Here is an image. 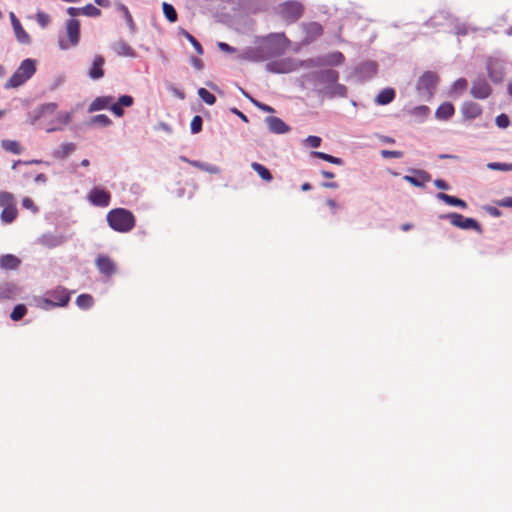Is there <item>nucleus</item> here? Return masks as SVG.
<instances>
[{"mask_svg":"<svg viewBox=\"0 0 512 512\" xmlns=\"http://www.w3.org/2000/svg\"><path fill=\"white\" fill-rule=\"evenodd\" d=\"M58 105L54 102L39 106L31 115V123L44 128L47 132L61 130L63 125L70 122L71 116L67 112H57Z\"/></svg>","mask_w":512,"mask_h":512,"instance_id":"1","label":"nucleus"},{"mask_svg":"<svg viewBox=\"0 0 512 512\" xmlns=\"http://www.w3.org/2000/svg\"><path fill=\"white\" fill-rule=\"evenodd\" d=\"M414 176L405 175L403 179L415 187L423 188L431 180V175L424 170H412Z\"/></svg>","mask_w":512,"mask_h":512,"instance_id":"15","label":"nucleus"},{"mask_svg":"<svg viewBox=\"0 0 512 512\" xmlns=\"http://www.w3.org/2000/svg\"><path fill=\"white\" fill-rule=\"evenodd\" d=\"M488 74L490 79L495 83H500L504 79V73L501 69H496L493 66H488Z\"/></svg>","mask_w":512,"mask_h":512,"instance_id":"41","label":"nucleus"},{"mask_svg":"<svg viewBox=\"0 0 512 512\" xmlns=\"http://www.w3.org/2000/svg\"><path fill=\"white\" fill-rule=\"evenodd\" d=\"M461 112L464 118L472 120L481 115L482 108L478 103L466 101L461 107Z\"/></svg>","mask_w":512,"mask_h":512,"instance_id":"18","label":"nucleus"},{"mask_svg":"<svg viewBox=\"0 0 512 512\" xmlns=\"http://www.w3.org/2000/svg\"><path fill=\"white\" fill-rule=\"evenodd\" d=\"M155 130H163L169 134L172 133V128L165 122H160L157 126H155Z\"/></svg>","mask_w":512,"mask_h":512,"instance_id":"58","label":"nucleus"},{"mask_svg":"<svg viewBox=\"0 0 512 512\" xmlns=\"http://www.w3.org/2000/svg\"><path fill=\"white\" fill-rule=\"evenodd\" d=\"M71 299V293L63 286L49 290L40 300L39 306L43 309L54 307H66Z\"/></svg>","mask_w":512,"mask_h":512,"instance_id":"6","label":"nucleus"},{"mask_svg":"<svg viewBox=\"0 0 512 512\" xmlns=\"http://www.w3.org/2000/svg\"><path fill=\"white\" fill-rule=\"evenodd\" d=\"M231 112L234 113L235 115H237L242 121H244L246 123L248 122L247 116L244 113H242L241 111H239L237 108H232Z\"/></svg>","mask_w":512,"mask_h":512,"instance_id":"61","label":"nucleus"},{"mask_svg":"<svg viewBox=\"0 0 512 512\" xmlns=\"http://www.w3.org/2000/svg\"><path fill=\"white\" fill-rule=\"evenodd\" d=\"M306 144L312 148H317L321 144V138L319 136H308L305 140Z\"/></svg>","mask_w":512,"mask_h":512,"instance_id":"54","label":"nucleus"},{"mask_svg":"<svg viewBox=\"0 0 512 512\" xmlns=\"http://www.w3.org/2000/svg\"><path fill=\"white\" fill-rule=\"evenodd\" d=\"M471 95L477 99H486L490 96L492 89L484 78H477L473 81Z\"/></svg>","mask_w":512,"mask_h":512,"instance_id":"13","label":"nucleus"},{"mask_svg":"<svg viewBox=\"0 0 512 512\" xmlns=\"http://www.w3.org/2000/svg\"><path fill=\"white\" fill-rule=\"evenodd\" d=\"M434 185L441 190H448L450 187L446 181L443 179H436L434 180Z\"/></svg>","mask_w":512,"mask_h":512,"instance_id":"57","label":"nucleus"},{"mask_svg":"<svg viewBox=\"0 0 512 512\" xmlns=\"http://www.w3.org/2000/svg\"><path fill=\"white\" fill-rule=\"evenodd\" d=\"M202 123V118L199 115L194 116L190 124L191 132L199 133L202 129Z\"/></svg>","mask_w":512,"mask_h":512,"instance_id":"46","label":"nucleus"},{"mask_svg":"<svg viewBox=\"0 0 512 512\" xmlns=\"http://www.w3.org/2000/svg\"><path fill=\"white\" fill-rule=\"evenodd\" d=\"M412 113L413 114H417V115H421V116H426L429 113V108L427 106H424V105L418 106V107H415L412 110Z\"/></svg>","mask_w":512,"mask_h":512,"instance_id":"56","label":"nucleus"},{"mask_svg":"<svg viewBox=\"0 0 512 512\" xmlns=\"http://www.w3.org/2000/svg\"><path fill=\"white\" fill-rule=\"evenodd\" d=\"M498 205L501 207H511L512 208V197H506L498 202Z\"/></svg>","mask_w":512,"mask_h":512,"instance_id":"60","label":"nucleus"},{"mask_svg":"<svg viewBox=\"0 0 512 512\" xmlns=\"http://www.w3.org/2000/svg\"><path fill=\"white\" fill-rule=\"evenodd\" d=\"M75 150L74 143H63L53 152V156L56 159H65L69 154H71Z\"/></svg>","mask_w":512,"mask_h":512,"instance_id":"30","label":"nucleus"},{"mask_svg":"<svg viewBox=\"0 0 512 512\" xmlns=\"http://www.w3.org/2000/svg\"><path fill=\"white\" fill-rule=\"evenodd\" d=\"M266 69L272 73H289L296 69V64L293 59L285 58L268 62Z\"/></svg>","mask_w":512,"mask_h":512,"instance_id":"12","label":"nucleus"},{"mask_svg":"<svg viewBox=\"0 0 512 512\" xmlns=\"http://www.w3.org/2000/svg\"><path fill=\"white\" fill-rule=\"evenodd\" d=\"M26 312H27V309H26L25 305L18 304L13 308V310L10 314V318L13 321H19L25 316Z\"/></svg>","mask_w":512,"mask_h":512,"instance_id":"38","label":"nucleus"},{"mask_svg":"<svg viewBox=\"0 0 512 512\" xmlns=\"http://www.w3.org/2000/svg\"><path fill=\"white\" fill-rule=\"evenodd\" d=\"M1 147L8 151V152H11L13 154H16V155H19L22 153L23 149L22 147L20 146L19 142L15 141V140H3L1 142Z\"/></svg>","mask_w":512,"mask_h":512,"instance_id":"32","label":"nucleus"},{"mask_svg":"<svg viewBox=\"0 0 512 512\" xmlns=\"http://www.w3.org/2000/svg\"><path fill=\"white\" fill-rule=\"evenodd\" d=\"M18 215L16 204L3 208L0 218L4 224L12 223Z\"/></svg>","mask_w":512,"mask_h":512,"instance_id":"28","label":"nucleus"},{"mask_svg":"<svg viewBox=\"0 0 512 512\" xmlns=\"http://www.w3.org/2000/svg\"><path fill=\"white\" fill-rule=\"evenodd\" d=\"M95 263L100 273L107 277H110L116 272V264L110 257L106 255H99Z\"/></svg>","mask_w":512,"mask_h":512,"instance_id":"14","label":"nucleus"},{"mask_svg":"<svg viewBox=\"0 0 512 512\" xmlns=\"http://www.w3.org/2000/svg\"><path fill=\"white\" fill-rule=\"evenodd\" d=\"M190 62L196 69L200 70L203 67L202 61L196 57H192Z\"/></svg>","mask_w":512,"mask_h":512,"instance_id":"64","label":"nucleus"},{"mask_svg":"<svg viewBox=\"0 0 512 512\" xmlns=\"http://www.w3.org/2000/svg\"><path fill=\"white\" fill-rule=\"evenodd\" d=\"M198 96L208 105H213L216 102V97L205 88L198 89Z\"/></svg>","mask_w":512,"mask_h":512,"instance_id":"40","label":"nucleus"},{"mask_svg":"<svg viewBox=\"0 0 512 512\" xmlns=\"http://www.w3.org/2000/svg\"><path fill=\"white\" fill-rule=\"evenodd\" d=\"M241 91H242V93H243L246 97H248V98L251 100V102H252V103H253L257 108H259L261 111H263V112H267V113H273V112H274V109H273L271 106H269V105H267V104H264V103H261V102H259V101L254 100V99H253V98H251V97H250V96H249V95H248V94H247L243 89H242Z\"/></svg>","mask_w":512,"mask_h":512,"instance_id":"45","label":"nucleus"},{"mask_svg":"<svg viewBox=\"0 0 512 512\" xmlns=\"http://www.w3.org/2000/svg\"><path fill=\"white\" fill-rule=\"evenodd\" d=\"M202 170L204 171H207L211 174H217L219 172V168L217 166H214V165H207V164H204V168H201Z\"/></svg>","mask_w":512,"mask_h":512,"instance_id":"59","label":"nucleus"},{"mask_svg":"<svg viewBox=\"0 0 512 512\" xmlns=\"http://www.w3.org/2000/svg\"><path fill=\"white\" fill-rule=\"evenodd\" d=\"M344 62V55L341 52H333L325 57L324 63L329 65H340Z\"/></svg>","mask_w":512,"mask_h":512,"instance_id":"37","label":"nucleus"},{"mask_svg":"<svg viewBox=\"0 0 512 512\" xmlns=\"http://www.w3.org/2000/svg\"><path fill=\"white\" fill-rule=\"evenodd\" d=\"M17 288L11 283L0 284V301L14 298Z\"/></svg>","mask_w":512,"mask_h":512,"instance_id":"31","label":"nucleus"},{"mask_svg":"<svg viewBox=\"0 0 512 512\" xmlns=\"http://www.w3.org/2000/svg\"><path fill=\"white\" fill-rule=\"evenodd\" d=\"M105 61H104V58L102 56H96L94 58V61H93V64L89 70V76L96 80V79H100L101 77H103L104 75V71H103V65H104Z\"/></svg>","mask_w":512,"mask_h":512,"instance_id":"22","label":"nucleus"},{"mask_svg":"<svg viewBox=\"0 0 512 512\" xmlns=\"http://www.w3.org/2000/svg\"><path fill=\"white\" fill-rule=\"evenodd\" d=\"M113 51L121 57H136L135 50L124 40H118L112 45Z\"/></svg>","mask_w":512,"mask_h":512,"instance_id":"20","label":"nucleus"},{"mask_svg":"<svg viewBox=\"0 0 512 512\" xmlns=\"http://www.w3.org/2000/svg\"><path fill=\"white\" fill-rule=\"evenodd\" d=\"M106 220L114 231L120 233L130 232L136 225L133 213L124 208H115L107 213Z\"/></svg>","mask_w":512,"mask_h":512,"instance_id":"2","label":"nucleus"},{"mask_svg":"<svg viewBox=\"0 0 512 512\" xmlns=\"http://www.w3.org/2000/svg\"><path fill=\"white\" fill-rule=\"evenodd\" d=\"M36 19H37V22L39 23V25H41L42 27H46L48 25V23L50 22L49 15L44 12H38L36 14Z\"/></svg>","mask_w":512,"mask_h":512,"instance_id":"53","label":"nucleus"},{"mask_svg":"<svg viewBox=\"0 0 512 512\" xmlns=\"http://www.w3.org/2000/svg\"><path fill=\"white\" fill-rule=\"evenodd\" d=\"M13 30L19 43L29 44L31 42L29 34L24 30L22 25L15 27Z\"/></svg>","mask_w":512,"mask_h":512,"instance_id":"36","label":"nucleus"},{"mask_svg":"<svg viewBox=\"0 0 512 512\" xmlns=\"http://www.w3.org/2000/svg\"><path fill=\"white\" fill-rule=\"evenodd\" d=\"M454 112V106L449 102H445L437 108L435 114L438 119L447 120L453 116Z\"/></svg>","mask_w":512,"mask_h":512,"instance_id":"26","label":"nucleus"},{"mask_svg":"<svg viewBox=\"0 0 512 512\" xmlns=\"http://www.w3.org/2000/svg\"><path fill=\"white\" fill-rule=\"evenodd\" d=\"M66 31L68 41L59 40V47L62 50L68 49L70 46H76L80 41V23L77 19H69L66 23Z\"/></svg>","mask_w":512,"mask_h":512,"instance_id":"7","label":"nucleus"},{"mask_svg":"<svg viewBox=\"0 0 512 512\" xmlns=\"http://www.w3.org/2000/svg\"><path fill=\"white\" fill-rule=\"evenodd\" d=\"M76 304L81 309H89L94 304V299L90 294H80L76 298Z\"/></svg>","mask_w":512,"mask_h":512,"instance_id":"33","label":"nucleus"},{"mask_svg":"<svg viewBox=\"0 0 512 512\" xmlns=\"http://www.w3.org/2000/svg\"><path fill=\"white\" fill-rule=\"evenodd\" d=\"M22 206L25 209L31 210L34 213H36L38 211L37 206L34 204L33 200L29 197H24L22 199Z\"/></svg>","mask_w":512,"mask_h":512,"instance_id":"52","label":"nucleus"},{"mask_svg":"<svg viewBox=\"0 0 512 512\" xmlns=\"http://www.w3.org/2000/svg\"><path fill=\"white\" fill-rule=\"evenodd\" d=\"M67 13L71 16V17H75L79 14H81V8H76V7H69L67 9Z\"/></svg>","mask_w":512,"mask_h":512,"instance_id":"63","label":"nucleus"},{"mask_svg":"<svg viewBox=\"0 0 512 512\" xmlns=\"http://www.w3.org/2000/svg\"><path fill=\"white\" fill-rule=\"evenodd\" d=\"M101 13V10L92 4H87L81 8V14L88 17H99Z\"/></svg>","mask_w":512,"mask_h":512,"instance_id":"42","label":"nucleus"},{"mask_svg":"<svg viewBox=\"0 0 512 512\" xmlns=\"http://www.w3.org/2000/svg\"><path fill=\"white\" fill-rule=\"evenodd\" d=\"M162 9H163V13H164L166 19L169 22L174 23L177 21V19H178L177 12L171 4L164 2L162 4Z\"/></svg>","mask_w":512,"mask_h":512,"instance_id":"34","label":"nucleus"},{"mask_svg":"<svg viewBox=\"0 0 512 512\" xmlns=\"http://www.w3.org/2000/svg\"><path fill=\"white\" fill-rule=\"evenodd\" d=\"M134 103V99L130 95H122L118 98V101L110 104V110L117 117L124 115L123 107H131Z\"/></svg>","mask_w":512,"mask_h":512,"instance_id":"17","label":"nucleus"},{"mask_svg":"<svg viewBox=\"0 0 512 512\" xmlns=\"http://www.w3.org/2000/svg\"><path fill=\"white\" fill-rule=\"evenodd\" d=\"M14 204H16L15 199L11 193L6 192V191L0 192V207L1 208L9 207Z\"/></svg>","mask_w":512,"mask_h":512,"instance_id":"39","label":"nucleus"},{"mask_svg":"<svg viewBox=\"0 0 512 512\" xmlns=\"http://www.w3.org/2000/svg\"><path fill=\"white\" fill-rule=\"evenodd\" d=\"M240 58L252 62H261L267 60L262 43L257 47L246 49L241 54Z\"/></svg>","mask_w":512,"mask_h":512,"instance_id":"16","label":"nucleus"},{"mask_svg":"<svg viewBox=\"0 0 512 512\" xmlns=\"http://www.w3.org/2000/svg\"><path fill=\"white\" fill-rule=\"evenodd\" d=\"M266 123L269 130L275 134H284L290 130L289 126L282 119L275 116L267 117Z\"/></svg>","mask_w":512,"mask_h":512,"instance_id":"19","label":"nucleus"},{"mask_svg":"<svg viewBox=\"0 0 512 512\" xmlns=\"http://www.w3.org/2000/svg\"><path fill=\"white\" fill-rule=\"evenodd\" d=\"M36 72V61L33 59H25L21 62L18 69L5 83V88H17L23 85L28 79H30Z\"/></svg>","mask_w":512,"mask_h":512,"instance_id":"4","label":"nucleus"},{"mask_svg":"<svg viewBox=\"0 0 512 512\" xmlns=\"http://www.w3.org/2000/svg\"><path fill=\"white\" fill-rule=\"evenodd\" d=\"M251 168L258 174V176L266 181L271 182L273 180L272 173L268 168H266L264 165L258 163V162H252Z\"/></svg>","mask_w":512,"mask_h":512,"instance_id":"29","label":"nucleus"},{"mask_svg":"<svg viewBox=\"0 0 512 512\" xmlns=\"http://www.w3.org/2000/svg\"><path fill=\"white\" fill-rule=\"evenodd\" d=\"M91 123L92 124H96V125H99V126H103V127H106V126H109L111 124V120L110 118L105 115V114H98L96 116H94L92 119H91Z\"/></svg>","mask_w":512,"mask_h":512,"instance_id":"44","label":"nucleus"},{"mask_svg":"<svg viewBox=\"0 0 512 512\" xmlns=\"http://www.w3.org/2000/svg\"><path fill=\"white\" fill-rule=\"evenodd\" d=\"M183 35L192 44V46L194 47V49L196 50V52L199 55H202L204 53L202 45L199 43V41L193 35H191L187 31H183Z\"/></svg>","mask_w":512,"mask_h":512,"instance_id":"43","label":"nucleus"},{"mask_svg":"<svg viewBox=\"0 0 512 512\" xmlns=\"http://www.w3.org/2000/svg\"><path fill=\"white\" fill-rule=\"evenodd\" d=\"M467 86H468L467 81L464 78H460L454 82L453 90L456 92L462 93L463 91L466 90Z\"/></svg>","mask_w":512,"mask_h":512,"instance_id":"49","label":"nucleus"},{"mask_svg":"<svg viewBox=\"0 0 512 512\" xmlns=\"http://www.w3.org/2000/svg\"><path fill=\"white\" fill-rule=\"evenodd\" d=\"M120 10L123 12V15L125 17V20L130 27L131 30L135 29V23L133 21L132 15L129 12L128 8L125 5H120Z\"/></svg>","mask_w":512,"mask_h":512,"instance_id":"47","label":"nucleus"},{"mask_svg":"<svg viewBox=\"0 0 512 512\" xmlns=\"http://www.w3.org/2000/svg\"><path fill=\"white\" fill-rule=\"evenodd\" d=\"M21 264V260L13 254L0 256V268L4 270H15Z\"/></svg>","mask_w":512,"mask_h":512,"instance_id":"21","label":"nucleus"},{"mask_svg":"<svg viewBox=\"0 0 512 512\" xmlns=\"http://www.w3.org/2000/svg\"><path fill=\"white\" fill-rule=\"evenodd\" d=\"M437 198L439 200L443 201L444 203H446L447 205L460 207L462 209L467 208V203L464 200L459 199L455 196H451V195L440 192L437 194Z\"/></svg>","mask_w":512,"mask_h":512,"instance_id":"24","label":"nucleus"},{"mask_svg":"<svg viewBox=\"0 0 512 512\" xmlns=\"http://www.w3.org/2000/svg\"><path fill=\"white\" fill-rule=\"evenodd\" d=\"M312 156L320 158L324 161H327V162L335 164V165L343 164V160L341 158L326 154L324 152L313 151Z\"/></svg>","mask_w":512,"mask_h":512,"instance_id":"35","label":"nucleus"},{"mask_svg":"<svg viewBox=\"0 0 512 512\" xmlns=\"http://www.w3.org/2000/svg\"><path fill=\"white\" fill-rule=\"evenodd\" d=\"M305 31L307 34L306 40L311 42L322 35L323 28L319 23L311 22L305 26Z\"/></svg>","mask_w":512,"mask_h":512,"instance_id":"23","label":"nucleus"},{"mask_svg":"<svg viewBox=\"0 0 512 512\" xmlns=\"http://www.w3.org/2000/svg\"><path fill=\"white\" fill-rule=\"evenodd\" d=\"M438 83V76L435 72H424L417 82V90L431 96Z\"/></svg>","mask_w":512,"mask_h":512,"instance_id":"10","label":"nucleus"},{"mask_svg":"<svg viewBox=\"0 0 512 512\" xmlns=\"http://www.w3.org/2000/svg\"><path fill=\"white\" fill-rule=\"evenodd\" d=\"M316 79L324 85V88L321 90L322 92L330 95L337 94L340 96H345L346 87L337 83L339 79V74L337 71L332 69L320 71L316 74Z\"/></svg>","mask_w":512,"mask_h":512,"instance_id":"5","label":"nucleus"},{"mask_svg":"<svg viewBox=\"0 0 512 512\" xmlns=\"http://www.w3.org/2000/svg\"><path fill=\"white\" fill-rule=\"evenodd\" d=\"M88 201L97 207H108L111 201V194L104 188L94 187L87 195Z\"/></svg>","mask_w":512,"mask_h":512,"instance_id":"11","label":"nucleus"},{"mask_svg":"<svg viewBox=\"0 0 512 512\" xmlns=\"http://www.w3.org/2000/svg\"><path fill=\"white\" fill-rule=\"evenodd\" d=\"M446 217L450 220V223L455 227L464 230L473 229L478 233H482L481 225L473 218L464 217L462 214L456 212L449 213L447 214Z\"/></svg>","mask_w":512,"mask_h":512,"instance_id":"9","label":"nucleus"},{"mask_svg":"<svg viewBox=\"0 0 512 512\" xmlns=\"http://www.w3.org/2000/svg\"><path fill=\"white\" fill-rule=\"evenodd\" d=\"M496 125L500 128H506L510 124L509 117L506 114H500L495 119Z\"/></svg>","mask_w":512,"mask_h":512,"instance_id":"50","label":"nucleus"},{"mask_svg":"<svg viewBox=\"0 0 512 512\" xmlns=\"http://www.w3.org/2000/svg\"><path fill=\"white\" fill-rule=\"evenodd\" d=\"M395 98V91L393 88H385L380 91L376 97V103L379 105H387Z\"/></svg>","mask_w":512,"mask_h":512,"instance_id":"27","label":"nucleus"},{"mask_svg":"<svg viewBox=\"0 0 512 512\" xmlns=\"http://www.w3.org/2000/svg\"><path fill=\"white\" fill-rule=\"evenodd\" d=\"M112 102H113L112 96L97 97L90 104L89 111H98V110L108 108Z\"/></svg>","mask_w":512,"mask_h":512,"instance_id":"25","label":"nucleus"},{"mask_svg":"<svg viewBox=\"0 0 512 512\" xmlns=\"http://www.w3.org/2000/svg\"><path fill=\"white\" fill-rule=\"evenodd\" d=\"M217 46L222 52H226V53H235L236 52V49L234 47L230 46L229 44H227L225 42H219L217 44Z\"/></svg>","mask_w":512,"mask_h":512,"instance_id":"55","label":"nucleus"},{"mask_svg":"<svg viewBox=\"0 0 512 512\" xmlns=\"http://www.w3.org/2000/svg\"><path fill=\"white\" fill-rule=\"evenodd\" d=\"M304 8L297 1H288L279 6L280 16L287 22L297 21L303 14Z\"/></svg>","mask_w":512,"mask_h":512,"instance_id":"8","label":"nucleus"},{"mask_svg":"<svg viewBox=\"0 0 512 512\" xmlns=\"http://www.w3.org/2000/svg\"><path fill=\"white\" fill-rule=\"evenodd\" d=\"M289 44L290 41L284 33L270 34L262 42L267 60L285 54L288 50Z\"/></svg>","mask_w":512,"mask_h":512,"instance_id":"3","label":"nucleus"},{"mask_svg":"<svg viewBox=\"0 0 512 512\" xmlns=\"http://www.w3.org/2000/svg\"><path fill=\"white\" fill-rule=\"evenodd\" d=\"M489 169L492 170H501V171H509L512 170V164L492 162L487 165Z\"/></svg>","mask_w":512,"mask_h":512,"instance_id":"48","label":"nucleus"},{"mask_svg":"<svg viewBox=\"0 0 512 512\" xmlns=\"http://www.w3.org/2000/svg\"><path fill=\"white\" fill-rule=\"evenodd\" d=\"M486 211L491 216H494V217H499L501 215V212L496 207L489 206V207L486 208Z\"/></svg>","mask_w":512,"mask_h":512,"instance_id":"62","label":"nucleus"},{"mask_svg":"<svg viewBox=\"0 0 512 512\" xmlns=\"http://www.w3.org/2000/svg\"><path fill=\"white\" fill-rule=\"evenodd\" d=\"M381 155L383 158H402L403 152L402 151H391V150H382Z\"/></svg>","mask_w":512,"mask_h":512,"instance_id":"51","label":"nucleus"}]
</instances>
